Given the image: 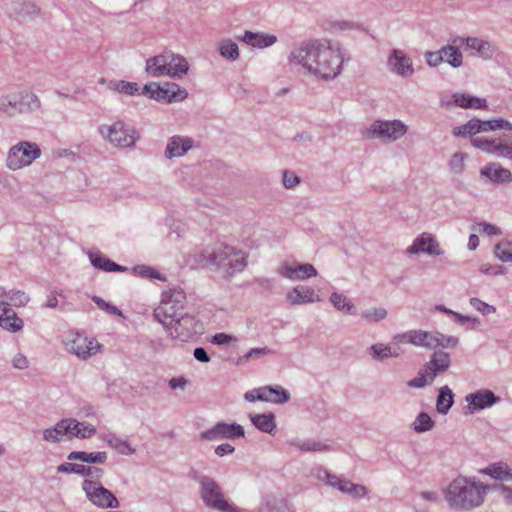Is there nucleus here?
I'll use <instances>...</instances> for the list:
<instances>
[{
    "label": "nucleus",
    "instance_id": "obj_25",
    "mask_svg": "<svg viewBox=\"0 0 512 512\" xmlns=\"http://www.w3.org/2000/svg\"><path fill=\"white\" fill-rule=\"evenodd\" d=\"M192 147V142L187 138L173 137L166 149L169 157H179L184 155Z\"/></svg>",
    "mask_w": 512,
    "mask_h": 512
},
{
    "label": "nucleus",
    "instance_id": "obj_58",
    "mask_svg": "<svg viewBox=\"0 0 512 512\" xmlns=\"http://www.w3.org/2000/svg\"><path fill=\"white\" fill-rule=\"evenodd\" d=\"M13 365L18 369H25L28 367V360L24 355L18 354L13 359Z\"/></svg>",
    "mask_w": 512,
    "mask_h": 512
},
{
    "label": "nucleus",
    "instance_id": "obj_60",
    "mask_svg": "<svg viewBox=\"0 0 512 512\" xmlns=\"http://www.w3.org/2000/svg\"><path fill=\"white\" fill-rule=\"evenodd\" d=\"M194 357L201 362H208L210 360L208 354L203 348H196L194 350Z\"/></svg>",
    "mask_w": 512,
    "mask_h": 512
},
{
    "label": "nucleus",
    "instance_id": "obj_44",
    "mask_svg": "<svg viewBox=\"0 0 512 512\" xmlns=\"http://www.w3.org/2000/svg\"><path fill=\"white\" fill-rule=\"evenodd\" d=\"M431 417L426 413H420L413 423L414 429L417 432L428 431L433 427Z\"/></svg>",
    "mask_w": 512,
    "mask_h": 512
},
{
    "label": "nucleus",
    "instance_id": "obj_28",
    "mask_svg": "<svg viewBox=\"0 0 512 512\" xmlns=\"http://www.w3.org/2000/svg\"><path fill=\"white\" fill-rule=\"evenodd\" d=\"M330 485L337 487L342 492L352 494L354 496H363L366 494L364 486L355 485L351 482L341 481L337 477H329Z\"/></svg>",
    "mask_w": 512,
    "mask_h": 512
},
{
    "label": "nucleus",
    "instance_id": "obj_53",
    "mask_svg": "<svg viewBox=\"0 0 512 512\" xmlns=\"http://www.w3.org/2000/svg\"><path fill=\"white\" fill-rule=\"evenodd\" d=\"M427 62L430 66H437L444 61L442 49L438 52H428L426 54Z\"/></svg>",
    "mask_w": 512,
    "mask_h": 512
},
{
    "label": "nucleus",
    "instance_id": "obj_40",
    "mask_svg": "<svg viewBox=\"0 0 512 512\" xmlns=\"http://www.w3.org/2000/svg\"><path fill=\"white\" fill-rule=\"evenodd\" d=\"M435 379V374H430L426 368L422 369L418 376L408 382L409 387L422 388Z\"/></svg>",
    "mask_w": 512,
    "mask_h": 512
},
{
    "label": "nucleus",
    "instance_id": "obj_35",
    "mask_svg": "<svg viewBox=\"0 0 512 512\" xmlns=\"http://www.w3.org/2000/svg\"><path fill=\"white\" fill-rule=\"evenodd\" d=\"M396 344L409 343L416 346H422V330H411L397 335L394 338Z\"/></svg>",
    "mask_w": 512,
    "mask_h": 512
},
{
    "label": "nucleus",
    "instance_id": "obj_55",
    "mask_svg": "<svg viewBox=\"0 0 512 512\" xmlns=\"http://www.w3.org/2000/svg\"><path fill=\"white\" fill-rule=\"evenodd\" d=\"M283 183L285 187L292 188L299 183V179L294 173L285 171L283 175Z\"/></svg>",
    "mask_w": 512,
    "mask_h": 512
},
{
    "label": "nucleus",
    "instance_id": "obj_43",
    "mask_svg": "<svg viewBox=\"0 0 512 512\" xmlns=\"http://www.w3.org/2000/svg\"><path fill=\"white\" fill-rule=\"evenodd\" d=\"M332 304L339 310H343L346 313H352L353 305L345 296L333 293L330 298Z\"/></svg>",
    "mask_w": 512,
    "mask_h": 512
},
{
    "label": "nucleus",
    "instance_id": "obj_57",
    "mask_svg": "<svg viewBox=\"0 0 512 512\" xmlns=\"http://www.w3.org/2000/svg\"><path fill=\"white\" fill-rule=\"evenodd\" d=\"M201 438L205 440H220V433L218 431V425L214 428L201 433Z\"/></svg>",
    "mask_w": 512,
    "mask_h": 512
},
{
    "label": "nucleus",
    "instance_id": "obj_56",
    "mask_svg": "<svg viewBox=\"0 0 512 512\" xmlns=\"http://www.w3.org/2000/svg\"><path fill=\"white\" fill-rule=\"evenodd\" d=\"M119 90L126 94L133 95L138 92L139 88L135 83L121 82L119 85Z\"/></svg>",
    "mask_w": 512,
    "mask_h": 512
},
{
    "label": "nucleus",
    "instance_id": "obj_31",
    "mask_svg": "<svg viewBox=\"0 0 512 512\" xmlns=\"http://www.w3.org/2000/svg\"><path fill=\"white\" fill-rule=\"evenodd\" d=\"M453 404V393L448 386L440 388L436 408L441 414H446Z\"/></svg>",
    "mask_w": 512,
    "mask_h": 512
},
{
    "label": "nucleus",
    "instance_id": "obj_6",
    "mask_svg": "<svg viewBox=\"0 0 512 512\" xmlns=\"http://www.w3.org/2000/svg\"><path fill=\"white\" fill-rule=\"evenodd\" d=\"M66 348L77 357L87 359L99 352L101 345L94 338H88L78 332H70Z\"/></svg>",
    "mask_w": 512,
    "mask_h": 512
},
{
    "label": "nucleus",
    "instance_id": "obj_5",
    "mask_svg": "<svg viewBox=\"0 0 512 512\" xmlns=\"http://www.w3.org/2000/svg\"><path fill=\"white\" fill-rule=\"evenodd\" d=\"M143 92L149 94L151 98L157 101L168 103L183 101L188 96L187 91L176 83H166L164 86L150 83L144 86Z\"/></svg>",
    "mask_w": 512,
    "mask_h": 512
},
{
    "label": "nucleus",
    "instance_id": "obj_9",
    "mask_svg": "<svg viewBox=\"0 0 512 512\" xmlns=\"http://www.w3.org/2000/svg\"><path fill=\"white\" fill-rule=\"evenodd\" d=\"M202 498L206 505L220 510L222 512H238V510L232 507L224 498L220 492L219 486L215 481L209 478L202 480Z\"/></svg>",
    "mask_w": 512,
    "mask_h": 512
},
{
    "label": "nucleus",
    "instance_id": "obj_63",
    "mask_svg": "<svg viewBox=\"0 0 512 512\" xmlns=\"http://www.w3.org/2000/svg\"><path fill=\"white\" fill-rule=\"evenodd\" d=\"M231 339V336L224 333H219L213 337V342L216 344H227Z\"/></svg>",
    "mask_w": 512,
    "mask_h": 512
},
{
    "label": "nucleus",
    "instance_id": "obj_2",
    "mask_svg": "<svg viewBox=\"0 0 512 512\" xmlns=\"http://www.w3.org/2000/svg\"><path fill=\"white\" fill-rule=\"evenodd\" d=\"M484 493L483 486L457 478L449 485L446 498L451 507L468 510L483 502Z\"/></svg>",
    "mask_w": 512,
    "mask_h": 512
},
{
    "label": "nucleus",
    "instance_id": "obj_14",
    "mask_svg": "<svg viewBox=\"0 0 512 512\" xmlns=\"http://www.w3.org/2000/svg\"><path fill=\"white\" fill-rule=\"evenodd\" d=\"M407 252L409 254L426 252L431 255H439L440 247L432 235L423 233L414 241L413 245L408 248Z\"/></svg>",
    "mask_w": 512,
    "mask_h": 512
},
{
    "label": "nucleus",
    "instance_id": "obj_20",
    "mask_svg": "<svg viewBox=\"0 0 512 512\" xmlns=\"http://www.w3.org/2000/svg\"><path fill=\"white\" fill-rule=\"evenodd\" d=\"M450 366V357L447 353L437 351L433 354L431 360L426 364L425 368L430 374H435V377L439 373L445 372Z\"/></svg>",
    "mask_w": 512,
    "mask_h": 512
},
{
    "label": "nucleus",
    "instance_id": "obj_36",
    "mask_svg": "<svg viewBox=\"0 0 512 512\" xmlns=\"http://www.w3.org/2000/svg\"><path fill=\"white\" fill-rule=\"evenodd\" d=\"M444 61L453 67H459L462 64V54L454 46H446L442 48Z\"/></svg>",
    "mask_w": 512,
    "mask_h": 512
},
{
    "label": "nucleus",
    "instance_id": "obj_64",
    "mask_svg": "<svg viewBox=\"0 0 512 512\" xmlns=\"http://www.w3.org/2000/svg\"><path fill=\"white\" fill-rule=\"evenodd\" d=\"M259 388L258 389H255V390H252V391H248L246 394H245V399L249 402H254L256 400H259Z\"/></svg>",
    "mask_w": 512,
    "mask_h": 512
},
{
    "label": "nucleus",
    "instance_id": "obj_32",
    "mask_svg": "<svg viewBox=\"0 0 512 512\" xmlns=\"http://www.w3.org/2000/svg\"><path fill=\"white\" fill-rule=\"evenodd\" d=\"M454 103L462 108H484L486 101L481 98L472 97L466 94H455L453 96Z\"/></svg>",
    "mask_w": 512,
    "mask_h": 512
},
{
    "label": "nucleus",
    "instance_id": "obj_10",
    "mask_svg": "<svg viewBox=\"0 0 512 512\" xmlns=\"http://www.w3.org/2000/svg\"><path fill=\"white\" fill-rule=\"evenodd\" d=\"M185 299V295L182 291L179 290H168L163 292L161 303L155 309L154 315L161 322L165 323V318H172L176 312L183 308V301Z\"/></svg>",
    "mask_w": 512,
    "mask_h": 512
},
{
    "label": "nucleus",
    "instance_id": "obj_17",
    "mask_svg": "<svg viewBox=\"0 0 512 512\" xmlns=\"http://www.w3.org/2000/svg\"><path fill=\"white\" fill-rule=\"evenodd\" d=\"M222 255L225 256V259H228V265L232 269V271H240L245 266V257L242 252H235L233 248L225 247V250L223 253H221L218 256H215L213 261L216 262L218 265H225L223 263L224 258Z\"/></svg>",
    "mask_w": 512,
    "mask_h": 512
},
{
    "label": "nucleus",
    "instance_id": "obj_4",
    "mask_svg": "<svg viewBox=\"0 0 512 512\" xmlns=\"http://www.w3.org/2000/svg\"><path fill=\"white\" fill-rule=\"evenodd\" d=\"M39 156L40 148L36 144L21 142L11 148L8 154L7 163L9 168L17 170L30 165Z\"/></svg>",
    "mask_w": 512,
    "mask_h": 512
},
{
    "label": "nucleus",
    "instance_id": "obj_12",
    "mask_svg": "<svg viewBox=\"0 0 512 512\" xmlns=\"http://www.w3.org/2000/svg\"><path fill=\"white\" fill-rule=\"evenodd\" d=\"M282 276L290 280H304L317 276V271L311 264L283 263L279 268Z\"/></svg>",
    "mask_w": 512,
    "mask_h": 512
},
{
    "label": "nucleus",
    "instance_id": "obj_54",
    "mask_svg": "<svg viewBox=\"0 0 512 512\" xmlns=\"http://www.w3.org/2000/svg\"><path fill=\"white\" fill-rule=\"evenodd\" d=\"M28 301V297L25 295V293L17 291L13 292L12 296L10 297V302L14 306H22L25 305Z\"/></svg>",
    "mask_w": 512,
    "mask_h": 512
},
{
    "label": "nucleus",
    "instance_id": "obj_29",
    "mask_svg": "<svg viewBox=\"0 0 512 512\" xmlns=\"http://www.w3.org/2000/svg\"><path fill=\"white\" fill-rule=\"evenodd\" d=\"M250 418L253 424L263 432L271 433L276 427L272 413L251 415Z\"/></svg>",
    "mask_w": 512,
    "mask_h": 512
},
{
    "label": "nucleus",
    "instance_id": "obj_24",
    "mask_svg": "<svg viewBox=\"0 0 512 512\" xmlns=\"http://www.w3.org/2000/svg\"><path fill=\"white\" fill-rule=\"evenodd\" d=\"M67 426H70V419L60 421L54 428L44 431V439L51 442L60 441L64 436L70 439L71 430Z\"/></svg>",
    "mask_w": 512,
    "mask_h": 512
},
{
    "label": "nucleus",
    "instance_id": "obj_41",
    "mask_svg": "<svg viewBox=\"0 0 512 512\" xmlns=\"http://www.w3.org/2000/svg\"><path fill=\"white\" fill-rule=\"evenodd\" d=\"M496 256L504 262H512V243L502 241L495 247Z\"/></svg>",
    "mask_w": 512,
    "mask_h": 512
},
{
    "label": "nucleus",
    "instance_id": "obj_33",
    "mask_svg": "<svg viewBox=\"0 0 512 512\" xmlns=\"http://www.w3.org/2000/svg\"><path fill=\"white\" fill-rule=\"evenodd\" d=\"M107 455L105 452L86 453L81 451L71 452L68 456L69 460H81L87 463H104Z\"/></svg>",
    "mask_w": 512,
    "mask_h": 512
},
{
    "label": "nucleus",
    "instance_id": "obj_37",
    "mask_svg": "<svg viewBox=\"0 0 512 512\" xmlns=\"http://www.w3.org/2000/svg\"><path fill=\"white\" fill-rule=\"evenodd\" d=\"M468 48L476 50L482 56H488L492 52L490 43L478 38H466Z\"/></svg>",
    "mask_w": 512,
    "mask_h": 512
},
{
    "label": "nucleus",
    "instance_id": "obj_8",
    "mask_svg": "<svg viewBox=\"0 0 512 512\" xmlns=\"http://www.w3.org/2000/svg\"><path fill=\"white\" fill-rule=\"evenodd\" d=\"M88 499L100 508H117L119 502L108 489L99 486L96 482L85 480L82 485Z\"/></svg>",
    "mask_w": 512,
    "mask_h": 512
},
{
    "label": "nucleus",
    "instance_id": "obj_34",
    "mask_svg": "<svg viewBox=\"0 0 512 512\" xmlns=\"http://www.w3.org/2000/svg\"><path fill=\"white\" fill-rule=\"evenodd\" d=\"M218 431L220 433L221 439H232L235 437H243L244 429L242 426L237 424H226V423H218Z\"/></svg>",
    "mask_w": 512,
    "mask_h": 512
},
{
    "label": "nucleus",
    "instance_id": "obj_26",
    "mask_svg": "<svg viewBox=\"0 0 512 512\" xmlns=\"http://www.w3.org/2000/svg\"><path fill=\"white\" fill-rule=\"evenodd\" d=\"M472 144L485 152L496 154L498 156L504 155V151L508 150L507 145L497 143L494 140H487L479 137L473 138Z\"/></svg>",
    "mask_w": 512,
    "mask_h": 512
},
{
    "label": "nucleus",
    "instance_id": "obj_11",
    "mask_svg": "<svg viewBox=\"0 0 512 512\" xmlns=\"http://www.w3.org/2000/svg\"><path fill=\"white\" fill-rule=\"evenodd\" d=\"M406 132V126L400 121L374 122L370 128L363 132L365 138L398 139Z\"/></svg>",
    "mask_w": 512,
    "mask_h": 512
},
{
    "label": "nucleus",
    "instance_id": "obj_52",
    "mask_svg": "<svg viewBox=\"0 0 512 512\" xmlns=\"http://www.w3.org/2000/svg\"><path fill=\"white\" fill-rule=\"evenodd\" d=\"M108 444L122 454H128L132 452L129 445L125 441H122L118 438L113 437L108 439Z\"/></svg>",
    "mask_w": 512,
    "mask_h": 512
},
{
    "label": "nucleus",
    "instance_id": "obj_7",
    "mask_svg": "<svg viewBox=\"0 0 512 512\" xmlns=\"http://www.w3.org/2000/svg\"><path fill=\"white\" fill-rule=\"evenodd\" d=\"M102 135L117 147H130L136 141L135 131L123 122H115L101 128Z\"/></svg>",
    "mask_w": 512,
    "mask_h": 512
},
{
    "label": "nucleus",
    "instance_id": "obj_22",
    "mask_svg": "<svg viewBox=\"0 0 512 512\" xmlns=\"http://www.w3.org/2000/svg\"><path fill=\"white\" fill-rule=\"evenodd\" d=\"M481 174L493 182H509L512 180L511 172L496 164L484 167Z\"/></svg>",
    "mask_w": 512,
    "mask_h": 512
},
{
    "label": "nucleus",
    "instance_id": "obj_19",
    "mask_svg": "<svg viewBox=\"0 0 512 512\" xmlns=\"http://www.w3.org/2000/svg\"><path fill=\"white\" fill-rule=\"evenodd\" d=\"M0 327L11 332H18L23 327V321L17 317L14 310L6 307L0 308Z\"/></svg>",
    "mask_w": 512,
    "mask_h": 512
},
{
    "label": "nucleus",
    "instance_id": "obj_16",
    "mask_svg": "<svg viewBox=\"0 0 512 512\" xmlns=\"http://www.w3.org/2000/svg\"><path fill=\"white\" fill-rule=\"evenodd\" d=\"M457 339L446 337L438 332L422 331V346L430 349L438 347H455Z\"/></svg>",
    "mask_w": 512,
    "mask_h": 512
},
{
    "label": "nucleus",
    "instance_id": "obj_62",
    "mask_svg": "<svg viewBox=\"0 0 512 512\" xmlns=\"http://www.w3.org/2000/svg\"><path fill=\"white\" fill-rule=\"evenodd\" d=\"M187 381L182 378V377H179V378H172L169 382V385L172 389H176V388H184L185 385H186Z\"/></svg>",
    "mask_w": 512,
    "mask_h": 512
},
{
    "label": "nucleus",
    "instance_id": "obj_18",
    "mask_svg": "<svg viewBox=\"0 0 512 512\" xmlns=\"http://www.w3.org/2000/svg\"><path fill=\"white\" fill-rule=\"evenodd\" d=\"M259 400L260 401H267L272 402L276 404H282L288 401L289 399V393L284 390L282 387L276 386V387H260L259 388Z\"/></svg>",
    "mask_w": 512,
    "mask_h": 512
},
{
    "label": "nucleus",
    "instance_id": "obj_59",
    "mask_svg": "<svg viewBox=\"0 0 512 512\" xmlns=\"http://www.w3.org/2000/svg\"><path fill=\"white\" fill-rule=\"evenodd\" d=\"M233 451H234V447L231 446L230 444H221L215 450L216 454L219 456L231 454Z\"/></svg>",
    "mask_w": 512,
    "mask_h": 512
},
{
    "label": "nucleus",
    "instance_id": "obj_61",
    "mask_svg": "<svg viewBox=\"0 0 512 512\" xmlns=\"http://www.w3.org/2000/svg\"><path fill=\"white\" fill-rule=\"evenodd\" d=\"M94 301L97 303V305L102 308V309H106L108 310L109 312L113 313V314H120V312L118 311V309L116 307H113V306H109L107 303H105L104 301H102L101 299L99 298H94Z\"/></svg>",
    "mask_w": 512,
    "mask_h": 512
},
{
    "label": "nucleus",
    "instance_id": "obj_50",
    "mask_svg": "<svg viewBox=\"0 0 512 512\" xmlns=\"http://www.w3.org/2000/svg\"><path fill=\"white\" fill-rule=\"evenodd\" d=\"M138 272L141 276L146 277V278L158 279V280H162V281L166 280L165 277H163L159 271H157L154 268L149 267V266L138 267Z\"/></svg>",
    "mask_w": 512,
    "mask_h": 512
},
{
    "label": "nucleus",
    "instance_id": "obj_49",
    "mask_svg": "<svg viewBox=\"0 0 512 512\" xmlns=\"http://www.w3.org/2000/svg\"><path fill=\"white\" fill-rule=\"evenodd\" d=\"M464 133L468 134H476L479 132H485L486 128L484 127L483 121L480 120H471L465 125H463Z\"/></svg>",
    "mask_w": 512,
    "mask_h": 512
},
{
    "label": "nucleus",
    "instance_id": "obj_30",
    "mask_svg": "<svg viewBox=\"0 0 512 512\" xmlns=\"http://www.w3.org/2000/svg\"><path fill=\"white\" fill-rule=\"evenodd\" d=\"M468 400L475 409H483L492 405L496 401V397L491 391L486 390L470 395Z\"/></svg>",
    "mask_w": 512,
    "mask_h": 512
},
{
    "label": "nucleus",
    "instance_id": "obj_27",
    "mask_svg": "<svg viewBox=\"0 0 512 512\" xmlns=\"http://www.w3.org/2000/svg\"><path fill=\"white\" fill-rule=\"evenodd\" d=\"M70 439L73 437L85 439L93 436L96 432V428L91 424L77 422L76 420L70 419Z\"/></svg>",
    "mask_w": 512,
    "mask_h": 512
},
{
    "label": "nucleus",
    "instance_id": "obj_1",
    "mask_svg": "<svg viewBox=\"0 0 512 512\" xmlns=\"http://www.w3.org/2000/svg\"><path fill=\"white\" fill-rule=\"evenodd\" d=\"M293 58L308 72L323 79L337 76L343 62L339 49L320 41L304 44L294 52Z\"/></svg>",
    "mask_w": 512,
    "mask_h": 512
},
{
    "label": "nucleus",
    "instance_id": "obj_13",
    "mask_svg": "<svg viewBox=\"0 0 512 512\" xmlns=\"http://www.w3.org/2000/svg\"><path fill=\"white\" fill-rule=\"evenodd\" d=\"M388 65L398 75L408 77L413 74V64L411 59L401 50L394 49L389 58Z\"/></svg>",
    "mask_w": 512,
    "mask_h": 512
},
{
    "label": "nucleus",
    "instance_id": "obj_21",
    "mask_svg": "<svg viewBox=\"0 0 512 512\" xmlns=\"http://www.w3.org/2000/svg\"><path fill=\"white\" fill-rule=\"evenodd\" d=\"M242 41L257 48H265L276 42V37L270 34L245 32Z\"/></svg>",
    "mask_w": 512,
    "mask_h": 512
},
{
    "label": "nucleus",
    "instance_id": "obj_23",
    "mask_svg": "<svg viewBox=\"0 0 512 512\" xmlns=\"http://www.w3.org/2000/svg\"><path fill=\"white\" fill-rule=\"evenodd\" d=\"M67 426H70V419L60 421L54 428L44 431V439L51 442L60 441L64 436L70 439L71 430Z\"/></svg>",
    "mask_w": 512,
    "mask_h": 512
},
{
    "label": "nucleus",
    "instance_id": "obj_47",
    "mask_svg": "<svg viewBox=\"0 0 512 512\" xmlns=\"http://www.w3.org/2000/svg\"><path fill=\"white\" fill-rule=\"evenodd\" d=\"M473 231L482 235H498L500 234V230L498 227L487 224V223H477L472 227Z\"/></svg>",
    "mask_w": 512,
    "mask_h": 512
},
{
    "label": "nucleus",
    "instance_id": "obj_38",
    "mask_svg": "<svg viewBox=\"0 0 512 512\" xmlns=\"http://www.w3.org/2000/svg\"><path fill=\"white\" fill-rule=\"evenodd\" d=\"M485 474L490 475L494 479L502 480L508 476H512V473L508 468L501 463L490 465L488 468L482 471Z\"/></svg>",
    "mask_w": 512,
    "mask_h": 512
},
{
    "label": "nucleus",
    "instance_id": "obj_42",
    "mask_svg": "<svg viewBox=\"0 0 512 512\" xmlns=\"http://www.w3.org/2000/svg\"><path fill=\"white\" fill-rule=\"evenodd\" d=\"M220 54L228 59L235 60L239 56L238 46L236 43L226 40L220 44Z\"/></svg>",
    "mask_w": 512,
    "mask_h": 512
},
{
    "label": "nucleus",
    "instance_id": "obj_39",
    "mask_svg": "<svg viewBox=\"0 0 512 512\" xmlns=\"http://www.w3.org/2000/svg\"><path fill=\"white\" fill-rule=\"evenodd\" d=\"M91 262L95 267L100 268L104 271L112 272V271H122L123 270V268L121 266H119L118 264L112 262L111 260H109L108 258H105V257H101V256L91 257Z\"/></svg>",
    "mask_w": 512,
    "mask_h": 512
},
{
    "label": "nucleus",
    "instance_id": "obj_48",
    "mask_svg": "<svg viewBox=\"0 0 512 512\" xmlns=\"http://www.w3.org/2000/svg\"><path fill=\"white\" fill-rule=\"evenodd\" d=\"M483 123L484 127L486 128V131L497 129L512 130V124L504 119L483 121Z\"/></svg>",
    "mask_w": 512,
    "mask_h": 512
},
{
    "label": "nucleus",
    "instance_id": "obj_46",
    "mask_svg": "<svg viewBox=\"0 0 512 512\" xmlns=\"http://www.w3.org/2000/svg\"><path fill=\"white\" fill-rule=\"evenodd\" d=\"M387 312L384 308H372L363 313V318L368 322H377L384 319Z\"/></svg>",
    "mask_w": 512,
    "mask_h": 512
},
{
    "label": "nucleus",
    "instance_id": "obj_15",
    "mask_svg": "<svg viewBox=\"0 0 512 512\" xmlns=\"http://www.w3.org/2000/svg\"><path fill=\"white\" fill-rule=\"evenodd\" d=\"M287 299L292 305L312 303L320 301L319 295L313 288L298 286L287 293Z\"/></svg>",
    "mask_w": 512,
    "mask_h": 512
},
{
    "label": "nucleus",
    "instance_id": "obj_45",
    "mask_svg": "<svg viewBox=\"0 0 512 512\" xmlns=\"http://www.w3.org/2000/svg\"><path fill=\"white\" fill-rule=\"evenodd\" d=\"M371 350L377 358L381 359L399 355V353L397 351H393L390 346L383 344L374 345L372 346Z\"/></svg>",
    "mask_w": 512,
    "mask_h": 512
},
{
    "label": "nucleus",
    "instance_id": "obj_3",
    "mask_svg": "<svg viewBox=\"0 0 512 512\" xmlns=\"http://www.w3.org/2000/svg\"><path fill=\"white\" fill-rule=\"evenodd\" d=\"M189 69L187 60L177 54L164 52L147 60L146 71L153 77H181Z\"/></svg>",
    "mask_w": 512,
    "mask_h": 512
},
{
    "label": "nucleus",
    "instance_id": "obj_51",
    "mask_svg": "<svg viewBox=\"0 0 512 512\" xmlns=\"http://www.w3.org/2000/svg\"><path fill=\"white\" fill-rule=\"evenodd\" d=\"M470 304L484 315L495 312V308L493 306H490L477 298H472L470 300Z\"/></svg>",
    "mask_w": 512,
    "mask_h": 512
}]
</instances>
